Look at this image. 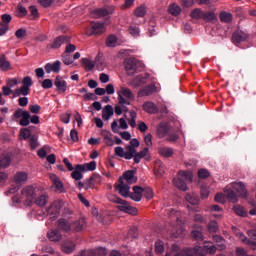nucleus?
Instances as JSON below:
<instances>
[{"label": "nucleus", "mask_w": 256, "mask_h": 256, "mask_svg": "<svg viewBox=\"0 0 256 256\" xmlns=\"http://www.w3.org/2000/svg\"><path fill=\"white\" fill-rule=\"evenodd\" d=\"M154 174L157 177H162L165 174V166L161 160L155 161Z\"/></svg>", "instance_id": "obj_28"}, {"label": "nucleus", "mask_w": 256, "mask_h": 256, "mask_svg": "<svg viewBox=\"0 0 256 256\" xmlns=\"http://www.w3.org/2000/svg\"><path fill=\"white\" fill-rule=\"evenodd\" d=\"M129 119H127V122H128V125L131 127V128H136L137 127V123H136V120H137V112L136 111H130L129 112Z\"/></svg>", "instance_id": "obj_37"}, {"label": "nucleus", "mask_w": 256, "mask_h": 256, "mask_svg": "<svg viewBox=\"0 0 256 256\" xmlns=\"http://www.w3.org/2000/svg\"><path fill=\"white\" fill-rule=\"evenodd\" d=\"M142 195L147 200H151L154 197V192H153L152 188H142Z\"/></svg>", "instance_id": "obj_50"}, {"label": "nucleus", "mask_w": 256, "mask_h": 256, "mask_svg": "<svg viewBox=\"0 0 256 256\" xmlns=\"http://www.w3.org/2000/svg\"><path fill=\"white\" fill-rule=\"evenodd\" d=\"M33 82L29 76H26L22 80V86L14 90L13 97H26L29 95L30 87L32 86Z\"/></svg>", "instance_id": "obj_8"}, {"label": "nucleus", "mask_w": 256, "mask_h": 256, "mask_svg": "<svg viewBox=\"0 0 256 256\" xmlns=\"http://www.w3.org/2000/svg\"><path fill=\"white\" fill-rule=\"evenodd\" d=\"M133 14L137 17V18H143L146 16L147 14V7L146 5H140L139 7H137Z\"/></svg>", "instance_id": "obj_36"}, {"label": "nucleus", "mask_w": 256, "mask_h": 256, "mask_svg": "<svg viewBox=\"0 0 256 256\" xmlns=\"http://www.w3.org/2000/svg\"><path fill=\"white\" fill-rule=\"evenodd\" d=\"M155 253L161 255L165 252V243L161 240L155 242L154 246Z\"/></svg>", "instance_id": "obj_41"}, {"label": "nucleus", "mask_w": 256, "mask_h": 256, "mask_svg": "<svg viewBox=\"0 0 256 256\" xmlns=\"http://www.w3.org/2000/svg\"><path fill=\"white\" fill-rule=\"evenodd\" d=\"M29 143H30V146L32 148V150H35L36 148H38L39 146V143H38V138L36 135H32L29 139Z\"/></svg>", "instance_id": "obj_57"}, {"label": "nucleus", "mask_w": 256, "mask_h": 256, "mask_svg": "<svg viewBox=\"0 0 256 256\" xmlns=\"http://www.w3.org/2000/svg\"><path fill=\"white\" fill-rule=\"evenodd\" d=\"M144 143L147 147L153 146V135L151 133H148L144 136Z\"/></svg>", "instance_id": "obj_58"}, {"label": "nucleus", "mask_w": 256, "mask_h": 256, "mask_svg": "<svg viewBox=\"0 0 256 256\" xmlns=\"http://www.w3.org/2000/svg\"><path fill=\"white\" fill-rule=\"evenodd\" d=\"M227 198L232 202V203H236L238 201V196L237 194H235V192L233 190H225Z\"/></svg>", "instance_id": "obj_51"}, {"label": "nucleus", "mask_w": 256, "mask_h": 256, "mask_svg": "<svg viewBox=\"0 0 256 256\" xmlns=\"http://www.w3.org/2000/svg\"><path fill=\"white\" fill-rule=\"evenodd\" d=\"M118 104L121 106H130L131 101H135L133 92L124 86H121L116 92Z\"/></svg>", "instance_id": "obj_6"}, {"label": "nucleus", "mask_w": 256, "mask_h": 256, "mask_svg": "<svg viewBox=\"0 0 256 256\" xmlns=\"http://www.w3.org/2000/svg\"><path fill=\"white\" fill-rule=\"evenodd\" d=\"M200 193H201V197H202L203 199L209 198V193H210V192H209V188H207V186H202Z\"/></svg>", "instance_id": "obj_61"}, {"label": "nucleus", "mask_w": 256, "mask_h": 256, "mask_svg": "<svg viewBox=\"0 0 256 256\" xmlns=\"http://www.w3.org/2000/svg\"><path fill=\"white\" fill-rule=\"evenodd\" d=\"M208 231L210 233H217L219 231V225L216 221H210L208 224Z\"/></svg>", "instance_id": "obj_53"}, {"label": "nucleus", "mask_w": 256, "mask_h": 256, "mask_svg": "<svg viewBox=\"0 0 256 256\" xmlns=\"http://www.w3.org/2000/svg\"><path fill=\"white\" fill-rule=\"evenodd\" d=\"M62 59H63V62H64L66 65H70V64H72L73 61H74L73 57H72L70 54H68V53H64V54L62 55Z\"/></svg>", "instance_id": "obj_59"}, {"label": "nucleus", "mask_w": 256, "mask_h": 256, "mask_svg": "<svg viewBox=\"0 0 256 256\" xmlns=\"http://www.w3.org/2000/svg\"><path fill=\"white\" fill-rule=\"evenodd\" d=\"M54 85L57 88V91L59 94L66 93V91L68 89L67 82L61 76L56 77V79L54 81Z\"/></svg>", "instance_id": "obj_21"}, {"label": "nucleus", "mask_w": 256, "mask_h": 256, "mask_svg": "<svg viewBox=\"0 0 256 256\" xmlns=\"http://www.w3.org/2000/svg\"><path fill=\"white\" fill-rule=\"evenodd\" d=\"M142 109L144 112L148 114H156L158 112V108L155 103L151 101H147L142 105Z\"/></svg>", "instance_id": "obj_26"}, {"label": "nucleus", "mask_w": 256, "mask_h": 256, "mask_svg": "<svg viewBox=\"0 0 256 256\" xmlns=\"http://www.w3.org/2000/svg\"><path fill=\"white\" fill-rule=\"evenodd\" d=\"M61 68V62L60 61H55L53 64L47 63L45 65V70L46 73H59Z\"/></svg>", "instance_id": "obj_29"}, {"label": "nucleus", "mask_w": 256, "mask_h": 256, "mask_svg": "<svg viewBox=\"0 0 256 256\" xmlns=\"http://www.w3.org/2000/svg\"><path fill=\"white\" fill-rule=\"evenodd\" d=\"M140 146V141L137 138L130 140V145H127L125 149L122 146H116L114 148V154L117 157L124 158L125 160L133 159L137 153V149Z\"/></svg>", "instance_id": "obj_3"}, {"label": "nucleus", "mask_w": 256, "mask_h": 256, "mask_svg": "<svg viewBox=\"0 0 256 256\" xmlns=\"http://www.w3.org/2000/svg\"><path fill=\"white\" fill-rule=\"evenodd\" d=\"M186 202L189 204L187 206L189 211H196V207L199 205L200 203V198L197 194H186L185 196Z\"/></svg>", "instance_id": "obj_11"}, {"label": "nucleus", "mask_w": 256, "mask_h": 256, "mask_svg": "<svg viewBox=\"0 0 256 256\" xmlns=\"http://www.w3.org/2000/svg\"><path fill=\"white\" fill-rule=\"evenodd\" d=\"M209 176H211V173L209 172V170L202 168L198 170V177L200 179H207L209 178Z\"/></svg>", "instance_id": "obj_54"}, {"label": "nucleus", "mask_w": 256, "mask_h": 256, "mask_svg": "<svg viewBox=\"0 0 256 256\" xmlns=\"http://www.w3.org/2000/svg\"><path fill=\"white\" fill-rule=\"evenodd\" d=\"M47 236H48L49 240L53 241V242H58L62 239L61 233L57 230L49 231Z\"/></svg>", "instance_id": "obj_35"}, {"label": "nucleus", "mask_w": 256, "mask_h": 256, "mask_svg": "<svg viewBox=\"0 0 256 256\" xmlns=\"http://www.w3.org/2000/svg\"><path fill=\"white\" fill-rule=\"evenodd\" d=\"M191 236L197 241H203L205 239V237H203V227L197 226L194 230H192Z\"/></svg>", "instance_id": "obj_33"}, {"label": "nucleus", "mask_w": 256, "mask_h": 256, "mask_svg": "<svg viewBox=\"0 0 256 256\" xmlns=\"http://www.w3.org/2000/svg\"><path fill=\"white\" fill-rule=\"evenodd\" d=\"M187 182H193V172L181 170L178 172L177 178H174L173 184L182 191H187Z\"/></svg>", "instance_id": "obj_5"}, {"label": "nucleus", "mask_w": 256, "mask_h": 256, "mask_svg": "<svg viewBox=\"0 0 256 256\" xmlns=\"http://www.w3.org/2000/svg\"><path fill=\"white\" fill-rule=\"evenodd\" d=\"M170 132V127L167 123H160L157 128V136L160 139L165 138Z\"/></svg>", "instance_id": "obj_24"}, {"label": "nucleus", "mask_w": 256, "mask_h": 256, "mask_svg": "<svg viewBox=\"0 0 256 256\" xmlns=\"http://www.w3.org/2000/svg\"><path fill=\"white\" fill-rule=\"evenodd\" d=\"M236 236L244 243V244H247L249 246H251L252 248H254V246H256V243L247 239L246 236L241 233V232H237L236 233Z\"/></svg>", "instance_id": "obj_44"}, {"label": "nucleus", "mask_w": 256, "mask_h": 256, "mask_svg": "<svg viewBox=\"0 0 256 256\" xmlns=\"http://www.w3.org/2000/svg\"><path fill=\"white\" fill-rule=\"evenodd\" d=\"M94 66H96V69H98V71H104L106 67V63L104 60L100 58H96V61L94 62Z\"/></svg>", "instance_id": "obj_52"}, {"label": "nucleus", "mask_w": 256, "mask_h": 256, "mask_svg": "<svg viewBox=\"0 0 256 256\" xmlns=\"http://www.w3.org/2000/svg\"><path fill=\"white\" fill-rule=\"evenodd\" d=\"M48 202V196L46 194H42L41 196H38V198H36L35 203L39 206V207H44Z\"/></svg>", "instance_id": "obj_46"}, {"label": "nucleus", "mask_w": 256, "mask_h": 256, "mask_svg": "<svg viewBox=\"0 0 256 256\" xmlns=\"http://www.w3.org/2000/svg\"><path fill=\"white\" fill-rule=\"evenodd\" d=\"M28 181V172L18 171L13 176V182L16 185H24Z\"/></svg>", "instance_id": "obj_19"}, {"label": "nucleus", "mask_w": 256, "mask_h": 256, "mask_svg": "<svg viewBox=\"0 0 256 256\" xmlns=\"http://www.w3.org/2000/svg\"><path fill=\"white\" fill-rule=\"evenodd\" d=\"M130 189H131L130 184H127L126 182L120 181V180H119V184L115 186V190L118 191L119 195L122 196L123 198H129Z\"/></svg>", "instance_id": "obj_14"}, {"label": "nucleus", "mask_w": 256, "mask_h": 256, "mask_svg": "<svg viewBox=\"0 0 256 256\" xmlns=\"http://www.w3.org/2000/svg\"><path fill=\"white\" fill-rule=\"evenodd\" d=\"M50 180L53 183V186L55 187V192L64 193V184L56 174L51 173Z\"/></svg>", "instance_id": "obj_18"}, {"label": "nucleus", "mask_w": 256, "mask_h": 256, "mask_svg": "<svg viewBox=\"0 0 256 256\" xmlns=\"http://www.w3.org/2000/svg\"><path fill=\"white\" fill-rule=\"evenodd\" d=\"M62 250L67 253L70 254L75 250V244L73 242H65L62 246Z\"/></svg>", "instance_id": "obj_45"}, {"label": "nucleus", "mask_w": 256, "mask_h": 256, "mask_svg": "<svg viewBox=\"0 0 256 256\" xmlns=\"http://www.w3.org/2000/svg\"><path fill=\"white\" fill-rule=\"evenodd\" d=\"M248 236L250 237V241H253L256 244V230H249Z\"/></svg>", "instance_id": "obj_64"}, {"label": "nucleus", "mask_w": 256, "mask_h": 256, "mask_svg": "<svg viewBox=\"0 0 256 256\" xmlns=\"http://www.w3.org/2000/svg\"><path fill=\"white\" fill-rule=\"evenodd\" d=\"M233 210L238 216L245 217L247 215V212L244 210V208L239 205L234 206Z\"/></svg>", "instance_id": "obj_56"}, {"label": "nucleus", "mask_w": 256, "mask_h": 256, "mask_svg": "<svg viewBox=\"0 0 256 256\" xmlns=\"http://www.w3.org/2000/svg\"><path fill=\"white\" fill-rule=\"evenodd\" d=\"M169 235L172 238H183L186 235V232L182 226H175L169 231Z\"/></svg>", "instance_id": "obj_25"}, {"label": "nucleus", "mask_w": 256, "mask_h": 256, "mask_svg": "<svg viewBox=\"0 0 256 256\" xmlns=\"http://www.w3.org/2000/svg\"><path fill=\"white\" fill-rule=\"evenodd\" d=\"M158 153L165 158H170L173 156L174 150L171 147H160Z\"/></svg>", "instance_id": "obj_34"}, {"label": "nucleus", "mask_w": 256, "mask_h": 256, "mask_svg": "<svg viewBox=\"0 0 256 256\" xmlns=\"http://www.w3.org/2000/svg\"><path fill=\"white\" fill-rule=\"evenodd\" d=\"M133 161L135 164H139L141 162L142 159H146V160H150L151 156H150V152H149V148L148 147H144L141 151L139 152H135L132 156Z\"/></svg>", "instance_id": "obj_15"}, {"label": "nucleus", "mask_w": 256, "mask_h": 256, "mask_svg": "<svg viewBox=\"0 0 256 256\" xmlns=\"http://www.w3.org/2000/svg\"><path fill=\"white\" fill-rule=\"evenodd\" d=\"M115 12V6H106L104 8H100L94 10V17L101 18L112 15Z\"/></svg>", "instance_id": "obj_16"}, {"label": "nucleus", "mask_w": 256, "mask_h": 256, "mask_svg": "<svg viewBox=\"0 0 256 256\" xmlns=\"http://www.w3.org/2000/svg\"><path fill=\"white\" fill-rule=\"evenodd\" d=\"M89 256H107V250L103 247H98L89 251Z\"/></svg>", "instance_id": "obj_39"}, {"label": "nucleus", "mask_w": 256, "mask_h": 256, "mask_svg": "<svg viewBox=\"0 0 256 256\" xmlns=\"http://www.w3.org/2000/svg\"><path fill=\"white\" fill-rule=\"evenodd\" d=\"M70 41L69 37L66 35L59 36L57 37L54 42L51 44V48L53 49H58L60 48L63 44L68 43Z\"/></svg>", "instance_id": "obj_27"}, {"label": "nucleus", "mask_w": 256, "mask_h": 256, "mask_svg": "<svg viewBox=\"0 0 256 256\" xmlns=\"http://www.w3.org/2000/svg\"><path fill=\"white\" fill-rule=\"evenodd\" d=\"M0 68L1 71H9L11 68L10 62L6 60V56L4 54L0 57Z\"/></svg>", "instance_id": "obj_40"}, {"label": "nucleus", "mask_w": 256, "mask_h": 256, "mask_svg": "<svg viewBox=\"0 0 256 256\" xmlns=\"http://www.w3.org/2000/svg\"><path fill=\"white\" fill-rule=\"evenodd\" d=\"M8 29H9L8 24L0 23V36H3L4 34H6Z\"/></svg>", "instance_id": "obj_63"}, {"label": "nucleus", "mask_w": 256, "mask_h": 256, "mask_svg": "<svg viewBox=\"0 0 256 256\" xmlns=\"http://www.w3.org/2000/svg\"><path fill=\"white\" fill-rule=\"evenodd\" d=\"M132 191L129 193L128 198L135 202H140L143 197V188L141 186H133Z\"/></svg>", "instance_id": "obj_20"}, {"label": "nucleus", "mask_w": 256, "mask_h": 256, "mask_svg": "<svg viewBox=\"0 0 256 256\" xmlns=\"http://www.w3.org/2000/svg\"><path fill=\"white\" fill-rule=\"evenodd\" d=\"M217 247L211 242H204L203 247L196 245L181 249L180 245L173 243L166 251L165 256H205L216 254Z\"/></svg>", "instance_id": "obj_1"}, {"label": "nucleus", "mask_w": 256, "mask_h": 256, "mask_svg": "<svg viewBox=\"0 0 256 256\" xmlns=\"http://www.w3.org/2000/svg\"><path fill=\"white\" fill-rule=\"evenodd\" d=\"M96 168H97V162L94 160L82 165V169L84 170V172L95 171Z\"/></svg>", "instance_id": "obj_43"}, {"label": "nucleus", "mask_w": 256, "mask_h": 256, "mask_svg": "<svg viewBox=\"0 0 256 256\" xmlns=\"http://www.w3.org/2000/svg\"><path fill=\"white\" fill-rule=\"evenodd\" d=\"M29 110L32 114H39L41 111L40 105L34 104L29 106Z\"/></svg>", "instance_id": "obj_62"}, {"label": "nucleus", "mask_w": 256, "mask_h": 256, "mask_svg": "<svg viewBox=\"0 0 256 256\" xmlns=\"http://www.w3.org/2000/svg\"><path fill=\"white\" fill-rule=\"evenodd\" d=\"M139 66V61L135 58H130L125 61V71L127 75H135Z\"/></svg>", "instance_id": "obj_13"}, {"label": "nucleus", "mask_w": 256, "mask_h": 256, "mask_svg": "<svg viewBox=\"0 0 256 256\" xmlns=\"http://www.w3.org/2000/svg\"><path fill=\"white\" fill-rule=\"evenodd\" d=\"M114 115V109L111 105H106L104 107V110H102V119H104V121H109L111 119V117H113Z\"/></svg>", "instance_id": "obj_32"}, {"label": "nucleus", "mask_w": 256, "mask_h": 256, "mask_svg": "<svg viewBox=\"0 0 256 256\" xmlns=\"http://www.w3.org/2000/svg\"><path fill=\"white\" fill-rule=\"evenodd\" d=\"M85 220H72L70 218H62L58 221V227L59 229L65 231V232H81L85 228Z\"/></svg>", "instance_id": "obj_4"}, {"label": "nucleus", "mask_w": 256, "mask_h": 256, "mask_svg": "<svg viewBox=\"0 0 256 256\" xmlns=\"http://www.w3.org/2000/svg\"><path fill=\"white\" fill-rule=\"evenodd\" d=\"M110 201L119 204L118 210L121 212L130 214V215H137L138 210L136 208H133L130 206L129 203L126 202V200H122V198H118V196H111Z\"/></svg>", "instance_id": "obj_7"}, {"label": "nucleus", "mask_w": 256, "mask_h": 256, "mask_svg": "<svg viewBox=\"0 0 256 256\" xmlns=\"http://www.w3.org/2000/svg\"><path fill=\"white\" fill-rule=\"evenodd\" d=\"M10 162H11L10 155H8V154L0 155V168H7V167H9Z\"/></svg>", "instance_id": "obj_38"}, {"label": "nucleus", "mask_w": 256, "mask_h": 256, "mask_svg": "<svg viewBox=\"0 0 256 256\" xmlns=\"http://www.w3.org/2000/svg\"><path fill=\"white\" fill-rule=\"evenodd\" d=\"M63 205V200H55V202L47 209L52 220H55L59 216Z\"/></svg>", "instance_id": "obj_10"}, {"label": "nucleus", "mask_w": 256, "mask_h": 256, "mask_svg": "<svg viewBox=\"0 0 256 256\" xmlns=\"http://www.w3.org/2000/svg\"><path fill=\"white\" fill-rule=\"evenodd\" d=\"M203 18L205 21L209 22V21L216 20L217 16H215V13H213V12H208V13L204 14Z\"/></svg>", "instance_id": "obj_60"}, {"label": "nucleus", "mask_w": 256, "mask_h": 256, "mask_svg": "<svg viewBox=\"0 0 256 256\" xmlns=\"http://www.w3.org/2000/svg\"><path fill=\"white\" fill-rule=\"evenodd\" d=\"M13 120H19L20 119V126L27 127L30 124V113L28 111L23 110L22 108H18L15 110L13 116Z\"/></svg>", "instance_id": "obj_9"}, {"label": "nucleus", "mask_w": 256, "mask_h": 256, "mask_svg": "<svg viewBox=\"0 0 256 256\" xmlns=\"http://www.w3.org/2000/svg\"><path fill=\"white\" fill-rule=\"evenodd\" d=\"M156 92V86L154 84L147 85L137 93L138 98L149 97Z\"/></svg>", "instance_id": "obj_23"}, {"label": "nucleus", "mask_w": 256, "mask_h": 256, "mask_svg": "<svg viewBox=\"0 0 256 256\" xmlns=\"http://www.w3.org/2000/svg\"><path fill=\"white\" fill-rule=\"evenodd\" d=\"M106 31L105 24L100 22H92L90 29L87 31L89 36L101 35Z\"/></svg>", "instance_id": "obj_12"}, {"label": "nucleus", "mask_w": 256, "mask_h": 256, "mask_svg": "<svg viewBox=\"0 0 256 256\" xmlns=\"http://www.w3.org/2000/svg\"><path fill=\"white\" fill-rule=\"evenodd\" d=\"M82 63L84 65V67L86 68V71H93V69L95 67V63L92 60H90L88 58H83Z\"/></svg>", "instance_id": "obj_47"}, {"label": "nucleus", "mask_w": 256, "mask_h": 256, "mask_svg": "<svg viewBox=\"0 0 256 256\" xmlns=\"http://www.w3.org/2000/svg\"><path fill=\"white\" fill-rule=\"evenodd\" d=\"M220 21L223 23H230L232 21V14L228 12H221Z\"/></svg>", "instance_id": "obj_49"}, {"label": "nucleus", "mask_w": 256, "mask_h": 256, "mask_svg": "<svg viewBox=\"0 0 256 256\" xmlns=\"http://www.w3.org/2000/svg\"><path fill=\"white\" fill-rule=\"evenodd\" d=\"M231 186L241 198L247 197V188L243 182H232Z\"/></svg>", "instance_id": "obj_22"}, {"label": "nucleus", "mask_w": 256, "mask_h": 256, "mask_svg": "<svg viewBox=\"0 0 256 256\" xmlns=\"http://www.w3.org/2000/svg\"><path fill=\"white\" fill-rule=\"evenodd\" d=\"M168 12L174 16H179L182 12V9L177 4H172L168 7Z\"/></svg>", "instance_id": "obj_42"}, {"label": "nucleus", "mask_w": 256, "mask_h": 256, "mask_svg": "<svg viewBox=\"0 0 256 256\" xmlns=\"http://www.w3.org/2000/svg\"><path fill=\"white\" fill-rule=\"evenodd\" d=\"M19 136L21 140H29L32 137L31 132L28 128H22L20 130Z\"/></svg>", "instance_id": "obj_48"}, {"label": "nucleus", "mask_w": 256, "mask_h": 256, "mask_svg": "<svg viewBox=\"0 0 256 256\" xmlns=\"http://www.w3.org/2000/svg\"><path fill=\"white\" fill-rule=\"evenodd\" d=\"M119 181H123L128 185H132L137 182L135 172L133 170H127L123 173V176L119 178Z\"/></svg>", "instance_id": "obj_17"}, {"label": "nucleus", "mask_w": 256, "mask_h": 256, "mask_svg": "<svg viewBox=\"0 0 256 256\" xmlns=\"http://www.w3.org/2000/svg\"><path fill=\"white\" fill-rule=\"evenodd\" d=\"M117 44V37L115 35L108 36V39L106 40V46L108 47H114Z\"/></svg>", "instance_id": "obj_55"}, {"label": "nucleus", "mask_w": 256, "mask_h": 256, "mask_svg": "<svg viewBox=\"0 0 256 256\" xmlns=\"http://www.w3.org/2000/svg\"><path fill=\"white\" fill-rule=\"evenodd\" d=\"M247 38H248V35L239 30L234 32V34L232 36L233 43H235V44L241 43V42L245 41Z\"/></svg>", "instance_id": "obj_31"}, {"label": "nucleus", "mask_w": 256, "mask_h": 256, "mask_svg": "<svg viewBox=\"0 0 256 256\" xmlns=\"http://www.w3.org/2000/svg\"><path fill=\"white\" fill-rule=\"evenodd\" d=\"M83 170L82 164H77L75 170L72 171L71 176L74 180L80 181L83 178Z\"/></svg>", "instance_id": "obj_30"}, {"label": "nucleus", "mask_w": 256, "mask_h": 256, "mask_svg": "<svg viewBox=\"0 0 256 256\" xmlns=\"http://www.w3.org/2000/svg\"><path fill=\"white\" fill-rule=\"evenodd\" d=\"M37 196V186L36 184H30L24 186L21 190V196H13L12 201L15 204L24 203L26 207H30Z\"/></svg>", "instance_id": "obj_2"}]
</instances>
